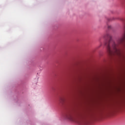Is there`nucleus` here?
Listing matches in <instances>:
<instances>
[{
	"instance_id": "4",
	"label": "nucleus",
	"mask_w": 125,
	"mask_h": 125,
	"mask_svg": "<svg viewBox=\"0 0 125 125\" xmlns=\"http://www.w3.org/2000/svg\"><path fill=\"white\" fill-rule=\"evenodd\" d=\"M112 28V26L111 25H108V29H110Z\"/></svg>"
},
{
	"instance_id": "3",
	"label": "nucleus",
	"mask_w": 125,
	"mask_h": 125,
	"mask_svg": "<svg viewBox=\"0 0 125 125\" xmlns=\"http://www.w3.org/2000/svg\"><path fill=\"white\" fill-rule=\"evenodd\" d=\"M69 119V120H71V121H74L75 122H76L77 123H80V121H79V120H74L71 117H70Z\"/></svg>"
},
{
	"instance_id": "2",
	"label": "nucleus",
	"mask_w": 125,
	"mask_h": 125,
	"mask_svg": "<svg viewBox=\"0 0 125 125\" xmlns=\"http://www.w3.org/2000/svg\"><path fill=\"white\" fill-rule=\"evenodd\" d=\"M62 104H63V99L62 98V97L60 96V95H59V106H62Z\"/></svg>"
},
{
	"instance_id": "1",
	"label": "nucleus",
	"mask_w": 125,
	"mask_h": 125,
	"mask_svg": "<svg viewBox=\"0 0 125 125\" xmlns=\"http://www.w3.org/2000/svg\"><path fill=\"white\" fill-rule=\"evenodd\" d=\"M125 33L123 37L119 39L117 42H115L113 39H112V36L109 33H106L104 36V39H109L108 42L105 43V45L107 48V52L109 55H117V56H121L122 53L121 50L118 49V47L120 44H122L124 42H125V25L124 26Z\"/></svg>"
}]
</instances>
